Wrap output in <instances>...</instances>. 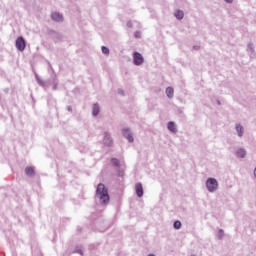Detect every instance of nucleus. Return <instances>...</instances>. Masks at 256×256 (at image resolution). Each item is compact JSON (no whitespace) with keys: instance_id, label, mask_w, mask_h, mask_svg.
I'll use <instances>...</instances> for the list:
<instances>
[{"instance_id":"obj_23","label":"nucleus","mask_w":256,"mask_h":256,"mask_svg":"<svg viewBox=\"0 0 256 256\" xmlns=\"http://www.w3.org/2000/svg\"><path fill=\"white\" fill-rule=\"evenodd\" d=\"M134 37H135V39H141V31H136L134 33Z\"/></svg>"},{"instance_id":"obj_11","label":"nucleus","mask_w":256,"mask_h":256,"mask_svg":"<svg viewBox=\"0 0 256 256\" xmlns=\"http://www.w3.org/2000/svg\"><path fill=\"white\" fill-rule=\"evenodd\" d=\"M52 21H56L57 23H61L63 21V14L59 12H52L51 14Z\"/></svg>"},{"instance_id":"obj_8","label":"nucleus","mask_w":256,"mask_h":256,"mask_svg":"<svg viewBox=\"0 0 256 256\" xmlns=\"http://www.w3.org/2000/svg\"><path fill=\"white\" fill-rule=\"evenodd\" d=\"M103 143L106 147H111L113 145V138L109 132H104Z\"/></svg>"},{"instance_id":"obj_7","label":"nucleus","mask_w":256,"mask_h":256,"mask_svg":"<svg viewBox=\"0 0 256 256\" xmlns=\"http://www.w3.org/2000/svg\"><path fill=\"white\" fill-rule=\"evenodd\" d=\"M246 51L251 59H256L255 45L248 43Z\"/></svg>"},{"instance_id":"obj_26","label":"nucleus","mask_w":256,"mask_h":256,"mask_svg":"<svg viewBox=\"0 0 256 256\" xmlns=\"http://www.w3.org/2000/svg\"><path fill=\"white\" fill-rule=\"evenodd\" d=\"M225 3H227L228 5H231L233 3V0H224Z\"/></svg>"},{"instance_id":"obj_12","label":"nucleus","mask_w":256,"mask_h":256,"mask_svg":"<svg viewBox=\"0 0 256 256\" xmlns=\"http://www.w3.org/2000/svg\"><path fill=\"white\" fill-rule=\"evenodd\" d=\"M100 113H101V106H99V103H94L92 105V116L98 117Z\"/></svg>"},{"instance_id":"obj_14","label":"nucleus","mask_w":256,"mask_h":256,"mask_svg":"<svg viewBox=\"0 0 256 256\" xmlns=\"http://www.w3.org/2000/svg\"><path fill=\"white\" fill-rule=\"evenodd\" d=\"M166 96L168 97V99H173L174 95H175V90L173 89V87H167L165 90Z\"/></svg>"},{"instance_id":"obj_18","label":"nucleus","mask_w":256,"mask_h":256,"mask_svg":"<svg viewBox=\"0 0 256 256\" xmlns=\"http://www.w3.org/2000/svg\"><path fill=\"white\" fill-rule=\"evenodd\" d=\"M181 227H183V224L181 223V221L176 220L173 223V228L176 229L177 231H179V229H181Z\"/></svg>"},{"instance_id":"obj_13","label":"nucleus","mask_w":256,"mask_h":256,"mask_svg":"<svg viewBox=\"0 0 256 256\" xmlns=\"http://www.w3.org/2000/svg\"><path fill=\"white\" fill-rule=\"evenodd\" d=\"M167 129L170 133H177V124L174 121H170L167 123Z\"/></svg>"},{"instance_id":"obj_27","label":"nucleus","mask_w":256,"mask_h":256,"mask_svg":"<svg viewBox=\"0 0 256 256\" xmlns=\"http://www.w3.org/2000/svg\"><path fill=\"white\" fill-rule=\"evenodd\" d=\"M68 111L71 113V111H73V109L71 108V106H68Z\"/></svg>"},{"instance_id":"obj_25","label":"nucleus","mask_w":256,"mask_h":256,"mask_svg":"<svg viewBox=\"0 0 256 256\" xmlns=\"http://www.w3.org/2000/svg\"><path fill=\"white\" fill-rule=\"evenodd\" d=\"M118 94L119 95H125V91H123V89H118Z\"/></svg>"},{"instance_id":"obj_4","label":"nucleus","mask_w":256,"mask_h":256,"mask_svg":"<svg viewBox=\"0 0 256 256\" xmlns=\"http://www.w3.org/2000/svg\"><path fill=\"white\" fill-rule=\"evenodd\" d=\"M234 131L239 139L243 138V135H245V127L241 125V123H236L234 125Z\"/></svg>"},{"instance_id":"obj_1","label":"nucleus","mask_w":256,"mask_h":256,"mask_svg":"<svg viewBox=\"0 0 256 256\" xmlns=\"http://www.w3.org/2000/svg\"><path fill=\"white\" fill-rule=\"evenodd\" d=\"M96 199L100 201L101 205H107L110 201L109 190L105 187V184L100 183L96 189Z\"/></svg>"},{"instance_id":"obj_17","label":"nucleus","mask_w":256,"mask_h":256,"mask_svg":"<svg viewBox=\"0 0 256 256\" xmlns=\"http://www.w3.org/2000/svg\"><path fill=\"white\" fill-rule=\"evenodd\" d=\"M73 253H77L78 255H83L84 253L83 247L81 245L76 246L75 249L73 250Z\"/></svg>"},{"instance_id":"obj_9","label":"nucleus","mask_w":256,"mask_h":256,"mask_svg":"<svg viewBox=\"0 0 256 256\" xmlns=\"http://www.w3.org/2000/svg\"><path fill=\"white\" fill-rule=\"evenodd\" d=\"M237 159H245L247 157V150L245 148H237L235 151Z\"/></svg>"},{"instance_id":"obj_3","label":"nucleus","mask_w":256,"mask_h":256,"mask_svg":"<svg viewBox=\"0 0 256 256\" xmlns=\"http://www.w3.org/2000/svg\"><path fill=\"white\" fill-rule=\"evenodd\" d=\"M133 63L136 65V67H140V65H143L145 63V58H143V55L139 52L133 53Z\"/></svg>"},{"instance_id":"obj_6","label":"nucleus","mask_w":256,"mask_h":256,"mask_svg":"<svg viewBox=\"0 0 256 256\" xmlns=\"http://www.w3.org/2000/svg\"><path fill=\"white\" fill-rule=\"evenodd\" d=\"M16 49H18V51H25V47H26V43H25V38H23L22 36L18 37L16 39Z\"/></svg>"},{"instance_id":"obj_24","label":"nucleus","mask_w":256,"mask_h":256,"mask_svg":"<svg viewBox=\"0 0 256 256\" xmlns=\"http://www.w3.org/2000/svg\"><path fill=\"white\" fill-rule=\"evenodd\" d=\"M127 27H129L131 29L133 27V22L132 21H128L127 22Z\"/></svg>"},{"instance_id":"obj_21","label":"nucleus","mask_w":256,"mask_h":256,"mask_svg":"<svg viewBox=\"0 0 256 256\" xmlns=\"http://www.w3.org/2000/svg\"><path fill=\"white\" fill-rule=\"evenodd\" d=\"M223 237H225V231L223 229H220L217 233V238L221 240L223 239Z\"/></svg>"},{"instance_id":"obj_19","label":"nucleus","mask_w":256,"mask_h":256,"mask_svg":"<svg viewBox=\"0 0 256 256\" xmlns=\"http://www.w3.org/2000/svg\"><path fill=\"white\" fill-rule=\"evenodd\" d=\"M111 163L114 165V167H121V161H119L117 158H112Z\"/></svg>"},{"instance_id":"obj_16","label":"nucleus","mask_w":256,"mask_h":256,"mask_svg":"<svg viewBox=\"0 0 256 256\" xmlns=\"http://www.w3.org/2000/svg\"><path fill=\"white\" fill-rule=\"evenodd\" d=\"M25 174L28 177H33L35 175V169L33 167H26L25 168Z\"/></svg>"},{"instance_id":"obj_10","label":"nucleus","mask_w":256,"mask_h":256,"mask_svg":"<svg viewBox=\"0 0 256 256\" xmlns=\"http://www.w3.org/2000/svg\"><path fill=\"white\" fill-rule=\"evenodd\" d=\"M135 191H136L137 197H139V198L143 197V195H144L143 184H141L140 182L136 183Z\"/></svg>"},{"instance_id":"obj_28","label":"nucleus","mask_w":256,"mask_h":256,"mask_svg":"<svg viewBox=\"0 0 256 256\" xmlns=\"http://www.w3.org/2000/svg\"><path fill=\"white\" fill-rule=\"evenodd\" d=\"M119 175H120V177H123V172H120Z\"/></svg>"},{"instance_id":"obj_2","label":"nucleus","mask_w":256,"mask_h":256,"mask_svg":"<svg viewBox=\"0 0 256 256\" xmlns=\"http://www.w3.org/2000/svg\"><path fill=\"white\" fill-rule=\"evenodd\" d=\"M205 187L208 193H217V191H219V181L210 177L205 181Z\"/></svg>"},{"instance_id":"obj_5","label":"nucleus","mask_w":256,"mask_h":256,"mask_svg":"<svg viewBox=\"0 0 256 256\" xmlns=\"http://www.w3.org/2000/svg\"><path fill=\"white\" fill-rule=\"evenodd\" d=\"M122 135L129 143H133L135 141V138H133V132L129 128L122 129Z\"/></svg>"},{"instance_id":"obj_15","label":"nucleus","mask_w":256,"mask_h":256,"mask_svg":"<svg viewBox=\"0 0 256 256\" xmlns=\"http://www.w3.org/2000/svg\"><path fill=\"white\" fill-rule=\"evenodd\" d=\"M174 17H176V19H178V21H181V19H183L185 17V13L182 10H176L174 12Z\"/></svg>"},{"instance_id":"obj_22","label":"nucleus","mask_w":256,"mask_h":256,"mask_svg":"<svg viewBox=\"0 0 256 256\" xmlns=\"http://www.w3.org/2000/svg\"><path fill=\"white\" fill-rule=\"evenodd\" d=\"M103 55L109 56L110 50L107 48V46L101 47Z\"/></svg>"},{"instance_id":"obj_20","label":"nucleus","mask_w":256,"mask_h":256,"mask_svg":"<svg viewBox=\"0 0 256 256\" xmlns=\"http://www.w3.org/2000/svg\"><path fill=\"white\" fill-rule=\"evenodd\" d=\"M35 77L38 85H40L41 87H45V81H43L41 77H39L37 74H35Z\"/></svg>"},{"instance_id":"obj_29","label":"nucleus","mask_w":256,"mask_h":256,"mask_svg":"<svg viewBox=\"0 0 256 256\" xmlns=\"http://www.w3.org/2000/svg\"><path fill=\"white\" fill-rule=\"evenodd\" d=\"M148 256H156L155 254H149Z\"/></svg>"}]
</instances>
